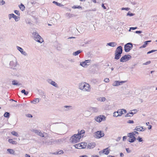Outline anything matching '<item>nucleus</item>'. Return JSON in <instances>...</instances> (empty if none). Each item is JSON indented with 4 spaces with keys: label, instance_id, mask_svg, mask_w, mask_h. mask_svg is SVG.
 Here are the masks:
<instances>
[{
    "label": "nucleus",
    "instance_id": "1",
    "mask_svg": "<svg viewBox=\"0 0 157 157\" xmlns=\"http://www.w3.org/2000/svg\"><path fill=\"white\" fill-rule=\"evenodd\" d=\"M79 88L84 91L90 92L91 90L90 86L88 83L84 82L79 84Z\"/></svg>",
    "mask_w": 157,
    "mask_h": 157
},
{
    "label": "nucleus",
    "instance_id": "2",
    "mask_svg": "<svg viewBox=\"0 0 157 157\" xmlns=\"http://www.w3.org/2000/svg\"><path fill=\"white\" fill-rule=\"evenodd\" d=\"M81 138V136H78L77 134H75L71 137L70 140L71 142L75 144L78 142Z\"/></svg>",
    "mask_w": 157,
    "mask_h": 157
},
{
    "label": "nucleus",
    "instance_id": "3",
    "mask_svg": "<svg viewBox=\"0 0 157 157\" xmlns=\"http://www.w3.org/2000/svg\"><path fill=\"white\" fill-rule=\"evenodd\" d=\"M33 35L34 37V40L40 43H42L43 42V39L37 33L34 32L33 33Z\"/></svg>",
    "mask_w": 157,
    "mask_h": 157
},
{
    "label": "nucleus",
    "instance_id": "4",
    "mask_svg": "<svg viewBox=\"0 0 157 157\" xmlns=\"http://www.w3.org/2000/svg\"><path fill=\"white\" fill-rule=\"evenodd\" d=\"M132 44L131 43H128L124 45V50L126 52H129L132 48Z\"/></svg>",
    "mask_w": 157,
    "mask_h": 157
},
{
    "label": "nucleus",
    "instance_id": "5",
    "mask_svg": "<svg viewBox=\"0 0 157 157\" xmlns=\"http://www.w3.org/2000/svg\"><path fill=\"white\" fill-rule=\"evenodd\" d=\"M131 56L129 55H126L122 57L120 59L121 62H124L125 61H127L129 60L131 58Z\"/></svg>",
    "mask_w": 157,
    "mask_h": 157
},
{
    "label": "nucleus",
    "instance_id": "6",
    "mask_svg": "<svg viewBox=\"0 0 157 157\" xmlns=\"http://www.w3.org/2000/svg\"><path fill=\"white\" fill-rule=\"evenodd\" d=\"M104 134L103 132L100 131L96 132L95 138L99 139L104 136Z\"/></svg>",
    "mask_w": 157,
    "mask_h": 157
},
{
    "label": "nucleus",
    "instance_id": "7",
    "mask_svg": "<svg viewBox=\"0 0 157 157\" xmlns=\"http://www.w3.org/2000/svg\"><path fill=\"white\" fill-rule=\"evenodd\" d=\"M10 67L13 69H15V67L17 65V62L16 59L10 61Z\"/></svg>",
    "mask_w": 157,
    "mask_h": 157
},
{
    "label": "nucleus",
    "instance_id": "8",
    "mask_svg": "<svg viewBox=\"0 0 157 157\" xmlns=\"http://www.w3.org/2000/svg\"><path fill=\"white\" fill-rule=\"evenodd\" d=\"M123 114L121 109H119L117 111L114 112L113 113V116L114 117H117L121 116Z\"/></svg>",
    "mask_w": 157,
    "mask_h": 157
},
{
    "label": "nucleus",
    "instance_id": "9",
    "mask_svg": "<svg viewBox=\"0 0 157 157\" xmlns=\"http://www.w3.org/2000/svg\"><path fill=\"white\" fill-rule=\"evenodd\" d=\"M63 141V139H59L58 140H53L52 139L51 140V142L53 144H59L61 143V142H62Z\"/></svg>",
    "mask_w": 157,
    "mask_h": 157
},
{
    "label": "nucleus",
    "instance_id": "10",
    "mask_svg": "<svg viewBox=\"0 0 157 157\" xmlns=\"http://www.w3.org/2000/svg\"><path fill=\"white\" fill-rule=\"evenodd\" d=\"M17 49L21 53V54L24 56H27V53L24 51V50L22 48H21L19 47V46H17Z\"/></svg>",
    "mask_w": 157,
    "mask_h": 157
},
{
    "label": "nucleus",
    "instance_id": "11",
    "mask_svg": "<svg viewBox=\"0 0 157 157\" xmlns=\"http://www.w3.org/2000/svg\"><path fill=\"white\" fill-rule=\"evenodd\" d=\"M47 82L49 84H51L55 87H58V85L54 81H52L51 79H48L47 80Z\"/></svg>",
    "mask_w": 157,
    "mask_h": 157
},
{
    "label": "nucleus",
    "instance_id": "12",
    "mask_svg": "<svg viewBox=\"0 0 157 157\" xmlns=\"http://www.w3.org/2000/svg\"><path fill=\"white\" fill-rule=\"evenodd\" d=\"M145 129L144 128L143 126H139L135 127L134 130L138 132H142L145 130Z\"/></svg>",
    "mask_w": 157,
    "mask_h": 157
},
{
    "label": "nucleus",
    "instance_id": "13",
    "mask_svg": "<svg viewBox=\"0 0 157 157\" xmlns=\"http://www.w3.org/2000/svg\"><path fill=\"white\" fill-rule=\"evenodd\" d=\"M79 149L85 148L87 144L86 143H81L78 144Z\"/></svg>",
    "mask_w": 157,
    "mask_h": 157
},
{
    "label": "nucleus",
    "instance_id": "14",
    "mask_svg": "<svg viewBox=\"0 0 157 157\" xmlns=\"http://www.w3.org/2000/svg\"><path fill=\"white\" fill-rule=\"evenodd\" d=\"M33 132L40 136L42 137H44V133L42 132H41L39 130H34L33 131Z\"/></svg>",
    "mask_w": 157,
    "mask_h": 157
},
{
    "label": "nucleus",
    "instance_id": "15",
    "mask_svg": "<svg viewBox=\"0 0 157 157\" xmlns=\"http://www.w3.org/2000/svg\"><path fill=\"white\" fill-rule=\"evenodd\" d=\"M122 51H123V50H122V47L121 46H120L118 47L117 48L115 52L119 53H120V54H121L122 52Z\"/></svg>",
    "mask_w": 157,
    "mask_h": 157
},
{
    "label": "nucleus",
    "instance_id": "16",
    "mask_svg": "<svg viewBox=\"0 0 157 157\" xmlns=\"http://www.w3.org/2000/svg\"><path fill=\"white\" fill-rule=\"evenodd\" d=\"M89 109L90 111L93 113L97 112L98 111V109L96 107H90Z\"/></svg>",
    "mask_w": 157,
    "mask_h": 157
},
{
    "label": "nucleus",
    "instance_id": "17",
    "mask_svg": "<svg viewBox=\"0 0 157 157\" xmlns=\"http://www.w3.org/2000/svg\"><path fill=\"white\" fill-rule=\"evenodd\" d=\"M95 144L94 143H89L87 145V147L89 149L93 148L95 147Z\"/></svg>",
    "mask_w": 157,
    "mask_h": 157
},
{
    "label": "nucleus",
    "instance_id": "18",
    "mask_svg": "<svg viewBox=\"0 0 157 157\" xmlns=\"http://www.w3.org/2000/svg\"><path fill=\"white\" fill-rule=\"evenodd\" d=\"M121 56V54L119 53L115 52L114 59H120Z\"/></svg>",
    "mask_w": 157,
    "mask_h": 157
},
{
    "label": "nucleus",
    "instance_id": "19",
    "mask_svg": "<svg viewBox=\"0 0 157 157\" xmlns=\"http://www.w3.org/2000/svg\"><path fill=\"white\" fill-rule=\"evenodd\" d=\"M7 151L10 154L13 155H16L15 151L13 149H7Z\"/></svg>",
    "mask_w": 157,
    "mask_h": 157
},
{
    "label": "nucleus",
    "instance_id": "20",
    "mask_svg": "<svg viewBox=\"0 0 157 157\" xmlns=\"http://www.w3.org/2000/svg\"><path fill=\"white\" fill-rule=\"evenodd\" d=\"M107 45L111 47H114L117 45V44L115 42H111L107 43Z\"/></svg>",
    "mask_w": 157,
    "mask_h": 157
},
{
    "label": "nucleus",
    "instance_id": "21",
    "mask_svg": "<svg viewBox=\"0 0 157 157\" xmlns=\"http://www.w3.org/2000/svg\"><path fill=\"white\" fill-rule=\"evenodd\" d=\"M85 133V130H81L80 132H78V133L77 134V135H78V136L81 137V138L83 136V135H82Z\"/></svg>",
    "mask_w": 157,
    "mask_h": 157
},
{
    "label": "nucleus",
    "instance_id": "22",
    "mask_svg": "<svg viewBox=\"0 0 157 157\" xmlns=\"http://www.w3.org/2000/svg\"><path fill=\"white\" fill-rule=\"evenodd\" d=\"M39 102V98H35L33 100L31 101V102L34 104H36Z\"/></svg>",
    "mask_w": 157,
    "mask_h": 157
},
{
    "label": "nucleus",
    "instance_id": "23",
    "mask_svg": "<svg viewBox=\"0 0 157 157\" xmlns=\"http://www.w3.org/2000/svg\"><path fill=\"white\" fill-rule=\"evenodd\" d=\"M108 148H106L103 149V150L102 151V153H104L105 155H108L109 153V151L108 150Z\"/></svg>",
    "mask_w": 157,
    "mask_h": 157
},
{
    "label": "nucleus",
    "instance_id": "24",
    "mask_svg": "<svg viewBox=\"0 0 157 157\" xmlns=\"http://www.w3.org/2000/svg\"><path fill=\"white\" fill-rule=\"evenodd\" d=\"M105 117L103 115L99 116V122H100L102 121H104L105 120Z\"/></svg>",
    "mask_w": 157,
    "mask_h": 157
},
{
    "label": "nucleus",
    "instance_id": "25",
    "mask_svg": "<svg viewBox=\"0 0 157 157\" xmlns=\"http://www.w3.org/2000/svg\"><path fill=\"white\" fill-rule=\"evenodd\" d=\"M112 85L113 86H117L120 85V84L119 83V81H115L113 82L112 84Z\"/></svg>",
    "mask_w": 157,
    "mask_h": 157
},
{
    "label": "nucleus",
    "instance_id": "26",
    "mask_svg": "<svg viewBox=\"0 0 157 157\" xmlns=\"http://www.w3.org/2000/svg\"><path fill=\"white\" fill-rule=\"evenodd\" d=\"M97 99L98 101H104L106 99L104 97H101L98 98Z\"/></svg>",
    "mask_w": 157,
    "mask_h": 157
},
{
    "label": "nucleus",
    "instance_id": "27",
    "mask_svg": "<svg viewBox=\"0 0 157 157\" xmlns=\"http://www.w3.org/2000/svg\"><path fill=\"white\" fill-rule=\"evenodd\" d=\"M8 141L10 143L13 144H17V142L16 141L13 140L12 139H9Z\"/></svg>",
    "mask_w": 157,
    "mask_h": 157
},
{
    "label": "nucleus",
    "instance_id": "28",
    "mask_svg": "<svg viewBox=\"0 0 157 157\" xmlns=\"http://www.w3.org/2000/svg\"><path fill=\"white\" fill-rule=\"evenodd\" d=\"M82 52V51L81 50H79L76 52H74L73 53V55L75 56H77L80 53H81Z\"/></svg>",
    "mask_w": 157,
    "mask_h": 157
},
{
    "label": "nucleus",
    "instance_id": "29",
    "mask_svg": "<svg viewBox=\"0 0 157 157\" xmlns=\"http://www.w3.org/2000/svg\"><path fill=\"white\" fill-rule=\"evenodd\" d=\"M128 136H129L130 138H136L135 136L133 134L132 132L129 133L128 134V135H129Z\"/></svg>",
    "mask_w": 157,
    "mask_h": 157
},
{
    "label": "nucleus",
    "instance_id": "30",
    "mask_svg": "<svg viewBox=\"0 0 157 157\" xmlns=\"http://www.w3.org/2000/svg\"><path fill=\"white\" fill-rule=\"evenodd\" d=\"M19 6L20 9L22 11L24 10L25 9V7L24 5L22 4H21L20 5H19Z\"/></svg>",
    "mask_w": 157,
    "mask_h": 157
},
{
    "label": "nucleus",
    "instance_id": "31",
    "mask_svg": "<svg viewBox=\"0 0 157 157\" xmlns=\"http://www.w3.org/2000/svg\"><path fill=\"white\" fill-rule=\"evenodd\" d=\"M12 84L14 85H19V84H18V83L17 82V81L16 80H13L12 82Z\"/></svg>",
    "mask_w": 157,
    "mask_h": 157
},
{
    "label": "nucleus",
    "instance_id": "32",
    "mask_svg": "<svg viewBox=\"0 0 157 157\" xmlns=\"http://www.w3.org/2000/svg\"><path fill=\"white\" fill-rule=\"evenodd\" d=\"M64 107L68 109L66 110V111H67L69 109H72V106L70 105H65L64 106Z\"/></svg>",
    "mask_w": 157,
    "mask_h": 157
},
{
    "label": "nucleus",
    "instance_id": "33",
    "mask_svg": "<svg viewBox=\"0 0 157 157\" xmlns=\"http://www.w3.org/2000/svg\"><path fill=\"white\" fill-rule=\"evenodd\" d=\"M80 65L83 67H85L86 65H88V64H86L85 61L82 62L80 63Z\"/></svg>",
    "mask_w": 157,
    "mask_h": 157
},
{
    "label": "nucleus",
    "instance_id": "34",
    "mask_svg": "<svg viewBox=\"0 0 157 157\" xmlns=\"http://www.w3.org/2000/svg\"><path fill=\"white\" fill-rule=\"evenodd\" d=\"M63 150H60L59 151L55 152L54 154H63Z\"/></svg>",
    "mask_w": 157,
    "mask_h": 157
},
{
    "label": "nucleus",
    "instance_id": "35",
    "mask_svg": "<svg viewBox=\"0 0 157 157\" xmlns=\"http://www.w3.org/2000/svg\"><path fill=\"white\" fill-rule=\"evenodd\" d=\"M10 115V113L9 112H6L5 113L4 116L5 117L8 118L9 117Z\"/></svg>",
    "mask_w": 157,
    "mask_h": 157
},
{
    "label": "nucleus",
    "instance_id": "36",
    "mask_svg": "<svg viewBox=\"0 0 157 157\" xmlns=\"http://www.w3.org/2000/svg\"><path fill=\"white\" fill-rule=\"evenodd\" d=\"M11 134L14 135V136H16L17 137H18L19 136V135L17 133V132H16L15 131H12V132H11Z\"/></svg>",
    "mask_w": 157,
    "mask_h": 157
},
{
    "label": "nucleus",
    "instance_id": "37",
    "mask_svg": "<svg viewBox=\"0 0 157 157\" xmlns=\"http://www.w3.org/2000/svg\"><path fill=\"white\" fill-rule=\"evenodd\" d=\"M21 93L24 94L25 95H27L29 93V92H27V91L26 92L25 91V90L24 89L22 90L21 91Z\"/></svg>",
    "mask_w": 157,
    "mask_h": 157
},
{
    "label": "nucleus",
    "instance_id": "38",
    "mask_svg": "<svg viewBox=\"0 0 157 157\" xmlns=\"http://www.w3.org/2000/svg\"><path fill=\"white\" fill-rule=\"evenodd\" d=\"M72 8L74 9H82V7L79 6H74L72 7Z\"/></svg>",
    "mask_w": 157,
    "mask_h": 157
},
{
    "label": "nucleus",
    "instance_id": "39",
    "mask_svg": "<svg viewBox=\"0 0 157 157\" xmlns=\"http://www.w3.org/2000/svg\"><path fill=\"white\" fill-rule=\"evenodd\" d=\"M15 15L13 13H11L9 14V19H10L12 18H13V17H14V16H14Z\"/></svg>",
    "mask_w": 157,
    "mask_h": 157
},
{
    "label": "nucleus",
    "instance_id": "40",
    "mask_svg": "<svg viewBox=\"0 0 157 157\" xmlns=\"http://www.w3.org/2000/svg\"><path fill=\"white\" fill-rule=\"evenodd\" d=\"M73 14L70 13H67L66 14V16L68 17V18H70L73 16Z\"/></svg>",
    "mask_w": 157,
    "mask_h": 157
},
{
    "label": "nucleus",
    "instance_id": "41",
    "mask_svg": "<svg viewBox=\"0 0 157 157\" xmlns=\"http://www.w3.org/2000/svg\"><path fill=\"white\" fill-rule=\"evenodd\" d=\"M147 44L145 41L144 42V44L142 46H141L140 48H145L146 46L147 45Z\"/></svg>",
    "mask_w": 157,
    "mask_h": 157
},
{
    "label": "nucleus",
    "instance_id": "42",
    "mask_svg": "<svg viewBox=\"0 0 157 157\" xmlns=\"http://www.w3.org/2000/svg\"><path fill=\"white\" fill-rule=\"evenodd\" d=\"M136 139V138H131V139H130L129 142L131 143H133L135 141V140Z\"/></svg>",
    "mask_w": 157,
    "mask_h": 157
},
{
    "label": "nucleus",
    "instance_id": "43",
    "mask_svg": "<svg viewBox=\"0 0 157 157\" xmlns=\"http://www.w3.org/2000/svg\"><path fill=\"white\" fill-rule=\"evenodd\" d=\"M5 3V2L3 0H0V5H3Z\"/></svg>",
    "mask_w": 157,
    "mask_h": 157
},
{
    "label": "nucleus",
    "instance_id": "44",
    "mask_svg": "<svg viewBox=\"0 0 157 157\" xmlns=\"http://www.w3.org/2000/svg\"><path fill=\"white\" fill-rule=\"evenodd\" d=\"M53 3L55 4L57 6H61V4L60 3H58V2H56V1H53Z\"/></svg>",
    "mask_w": 157,
    "mask_h": 157
},
{
    "label": "nucleus",
    "instance_id": "45",
    "mask_svg": "<svg viewBox=\"0 0 157 157\" xmlns=\"http://www.w3.org/2000/svg\"><path fill=\"white\" fill-rule=\"evenodd\" d=\"M94 120L95 121H96L98 122H99V121H99V116H98V117H96L94 118Z\"/></svg>",
    "mask_w": 157,
    "mask_h": 157
},
{
    "label": "nucleus",
    "instance_id": "46",
    "mask_svg": "<svg viewBox=\"0 0 157 157\" xmlns=\"http://www.w3.org/2000/svg\"><path fill=\"white\" fill-rule=\"evenodd\" d=\"M137 139L139 142H141L143 141L142 138L140 136H138Z\"/></svg>",
    "mask_w": 157,
    "mask_h": 157
},
{
    "label": "nucleus",
    "instance_id": "47",
    "mask_svg": "<svg viewBox=\"0 0 157 157\" xmlns=\"http://www.w3.org/2000/svg\"><path fill=\"white\" fill-rule=\"evenodd\" d=\"M14 16V17H13V18L15 19V21H17L19 20V18L18 17H17V16L15 15L14 16Z\"/></svg>",
    "mask_w": 157,
    "mask_h": 157
},
{
    "label": "nucleus",
    "instance_id": "48",
    "mask_svg": "<svg viewBox=\"0 0 157 157\" xmlns=\"http://www.w3.org/2000/svg\"><path fill=\"white\" fill-rule=\"evenodd\" d=\"M157 51V50H151V51H149L148 52H147V54H150V53H151L153 52H155V51Z\"/></svg>",
    "mask_w": 157,
    "mask_h": 157
},
{
    "label": "nucleus",
    "instance_id": "49",
    "mask_svg": "<svg viewBox=\"0 0 157 157\" xmlns=\"http://www.w3.org/2000/svg\"><path fill=\"white\" fill-rule=\"evenodd\" d=\"M14 12L16 14H17L19 16H20V13L17 10H15L14 11Z\"/></svg>",
    "mask_w": 157,
    "mask_h": 157
},
{
    "label": "nucleus",
    "instance_id": "50",
    "mask_svg": "<svg viewBox=\"0 0 157 157\" xmlns=\"http://www.w3.org/2000/svg\"><path fill=\"white\" fill-rule=\"evenodd\" d=\"M130 9V8H121V10H125L126 11H128Z\"/></svg>",
    "mask_w": 157,
    "mask_h": 157
},
{
    "label": "nucleus",
    "instance_id": "51",
    "mask_svg": "<svg viewBox=\"0 0 157 157\" xmlns=\"http://www.w3.org/2000/svg\"><path fill=\"white\" fill-rule=\"evenodd\" d=\"M150 63H151V61H147L145 63H144L143 64V65H147V64H149Z\"/></svg>",
    "mask_w": 157,
    "mask_h": 157
},
{
    "label": "nucleus",
    "instance_id": "52",
    "mask_svg": "<svg viewBox=\"0 0 157 157\" xmlns=\"http://www.w3.org/2000/svg\"><path fill=\"white\" fill-rule=\"evenodd\" d=\"M134 15V14L133 13H129V12H128L127 14V16H132Z\"/></svg>",
    "mask_w": 157,
    "mask_h": 157
},
{
    "label": "nucleus",
    "instance_id": "53",
    "mask_svg": "<svg viewBox=\"0 0 157 157\" xmlns=\"http://www.w3.org/2000/svg\"><path fill=\"white\" fill-rule=\"evenodd\" d=\"M104 81L106 82H109V79L108 78H105L104 80Z\"/></svg>",
    "mask_w": 157,
    "mask_h": 157
},
{
    "label": "nucleus",
    "instance_id": "54",
    "mask_svg": "<svg viewBox=\"0 0 157 157\" xmlns=\"http://www.w3.org/2000/svg\"><path fill=\"white\" fill-rule=\"evenodd\" d=\"M134 122L133 120H129L127 121L128 123L130 124H133L134 123Z\"/></svg>",
    "mask_w": 157,
    "mask_h": 157
},
{
    "label": "nucleus",
    "instance_id": "55",
    "mask_svg": "<svg viewBox=\"0 0 157 157\" xmlns=\"http://www.w3.org/2000/svg\"><path fill=\"white\" fill-rule=\"evenodd\" d=\"M126 82V81H119V83L120 84V85H121V84H123V83L125 82Z\"/></svg>",
    "mask_w": 157,
    "mask_h": 157
},
{
    "label": "nucleus",
    "instance_id": "56",
    "mask_svg": "<svg viewBox=\"0 0 157 157\" xmlns=\"http://www.w3.org/2000/svg\"><path fill=\"white\" fill-rule=\"evenodd\" d=\"M26 116L28 117L32 118L33 117V116L31 114H28L26 115Z\"/></svg>",
    "mask_w": 157,
    "mask_h": 157
},
{
    "label": "nucleus",
    "instance_id": "57",
    "mask_svg": "<svg viewBox=\"0 0 157 157\" xmlns=\"http://www.w3.org/2000/svg\"><path fill=\"white\" fill-rule=\"evenodd\" d=\"M91 60L90 59H88L87 60H86L85 61L86 64H87V63H90L91 62Z\"/></svg>",
    "mask_w": 157,
    "mask_h": 157
},
{
    "label": "nucleus",
    "instance_id": "58",
    "mask_svg": "<svg viewBox=\"0 0 157 157\" xmlns=\"http://www.w3.org/2000/svg\"><path fill=\"white\" fill-rule=\"evenodd\" d=\"M126 150L127 152L128 153H129L131 152V151L128 148H126Z\"/></svg>",
    "mask_w": 157,
    "mask_h": 157
},
{
    "label": "nucleus",
    "instance_id": "59",
    "mask_svg": "<svg viewBox=\"0 0 157 157\" xmlns=\"http://www.w3.org/2000/svg\"><path fill=\"white\" fill-rule=\"evenodd\" d=\"M141 31H136L135 32V33L137 34H140L142 33Z\"/></svg>",
    "mask_w": 157,
    "mask_h": 157
},
{
    "label": "nucleus",
    "instance_id": "60",
    "mask_svg": "<svg viewBox=\"0 0 157 157\" xmlns=\"http://www.w3.org/2000/svg\"><path fill=\"white\" fill-rule=\"evenodd\" d=\"M133 134L135 136V135L136 134H139V133L137 132V131H134L133 132H132Z\"/></svg>",
    "mask_w": 157,
    "mask_h": 157
},
{
    "label": "nucleus",
    "instance_id": "61",
    "mask_svg": "<svg viewBox=\"0 0 157 157\" xmlns=\"http://www.w3.org/2000/svg\"><path fill=\"white\" fill-rule=\"evenodd\" d=\"M74 146L76 148L79 149V147H78V144H75Z\"/></svg>",
    "mask_w": 157,
    "mask_h": 157
},
{
    "label": "nucleus",
    "instance_id": "62",
    "mask_svg": "<svg viewBox=\"0 0 157 157\" xmlns=\"http://www.w3.org/2000/svg\"><path fill=\"white\" fill-rule=\"evenodd\" d=\"M127 138V136H125L123 137V140L124 141L126 140Z\"/></svg>",
    "mask_w": 157,
    "mask_h": 157
},
{
    "label": "nucleus",
    "instance_id": "63",
    "mask_svg": "<svg viewBox=\"0 0 157 157\" xmlns=\"http://www.w3.org/2000/svg\"><path fill=\"white\" fill-rule=\"evenodd\" d=\"M137 28V27H130V29H132V30H135Z\"/></svg>",
    "mask_w": 157,
    "mask_h": 157
},
{
    "label": "nucleus",
    "instance_id": "64",
    "mask_svg": "<svg viewBox=\"0 0 157 157\" xmlns=\"http://www.w3.org/2000/svg\"><path fill=\"white\" fill-rule=\"evenodd\" d=\"M121 110H122V112L123 111L124 112V113H126L127 111H126V110L125 109H121Z\"/></svg>",
    "mask_w": 157,
    "mask_h": 157
}]
</instances>
